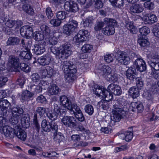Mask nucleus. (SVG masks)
<instances>
[{"label":"nucleus","mask_w":159,"mask_h":159,"mask_svg":"<svg viewBox=\"0 0 159 159\" xmlns=\"http://www.w3.org/2000/svg\"><path fill=\"white\" fill-rule=\"evenodd\" d=\"M49 22L53 26L58 27L60 25L62 22L61 20L57 18L51 20Z\"/></svg>","instance_id":"5fc2aeb1"},{"label":"nucleus","mask_w":159,"mask_h":159,"mask_svg":"<svg viewBox=\"0 0 159 159\" xmlns=\"http://www.w3.org/2000/svg\"><path fill=\"white\" fill-rule=\"evenodd\" d=\"M20 67V69L25 72H28L30 71V67L26 63H21Z\"/></svg>","instance_id":"680f3d73"},{"label":"nucleus","mask_w":159,"mask_h":159,"mask_svg":"<svg viewBox=\"0 0 159 159\" xmlns=\"http://www.w3.org/2000/svg\"><path fill=\"white\" fill-rule=\"evenodd\" d=\"M138 43L141 47H146L149 44L148 40L143 37H140L138 40Z\"/></svg>","instance_id":"c9c22d12"},{"label":"nucleus","mask_w":159,"mask_h":159,"mask_svg":"<svg viewBox=\"0 0 159 159\" xmlns=\"http://www.w3.org/2000/svg\"><path fill=\"white\" fill-rule=\"evenodd\" d=\"M19 119V116L12 115V116L10 120V121L13 125H15L18 123Z\"/></svg>","instance_id":"69168bd1"},{"label":"nucleus","mask_w":159,"mask_h":159,"mask_svg":"<svg viewBox=\"0 0 159 159\" xmlns=\"http://www.w3.org/2000/svg\"><path fill=\"white\" fill-rule=\"evenodd\" d=\"M93 46L89 44L84 45L81 48L82 52L84 53L89 52L93 49Z\"/></svg>","instance_id":"603ef678"},{"label":"nucleus","mask_w":159,"mask_h":159,"mask_svg":"<svg viewBox=\"0 0 159 159\" xmlns=\"http://www.w3.org/2000/svg\"><path fill=\"white\" fill-rule=\"evenodd\" d=\"M146 98L147 99L148 103L151 104L154 102V97L153 93L151 92H148L146 93Z\"/></svg>","instance_id":"052dcab7"},{"label":"nucleus","mask_w":159,"mask_h":159,"mask_svg":"<svg viewBox=\"0 0 159 159\" xmlns=\"http://www.w3.org/2000/svg\"><path fill=\"white\" fill-rule=\"evenodd\" d=\"M93 6L96 9H99L103 6V3L101 0H93Z\"/></svg>","instance_id":"3c124183"},{"label":"nucleus","mask_w":159,"mask_h":159,"mask_svg":"<svg viewBox=\"0 0 159 159\" xmlns=\"http://www.w3.org/2000/svg\"><path fill=\"white\" fill-rule=\"evenodd\" d=\"M125 26L127 29L130 30L131 33L133 34L136 33V28L131 22H128L126 23Z\"/></svg>","instance_id":"864d4df0"},{"label":"nucleus","mask_w":159,"mask_h":159,"mask_svg":"<svg viewBox=\"0 0 159 159\" xmlns=\"http://www.w3.org/2000/svg\"><path fill=\"white\" fill-rule=\"evenodd\" d=\"M136 80V88L139 89H141L144 84L143 80L141 78L137 77Z\"/></svg>","instance_id":"bf43d9fd"},{"label":"nucleus","mask_w":159,"mask_h":159,"mask_svg":"<svg viewBox=\"0 0 159 159\" xmlns=\"http://www.w3.org/2000/svg\"><path fill=\"white\" fill-rule=\"evenodd\" d=\"M114 58V57L112 54L106 55L104 56L105 61L107 63H109L112 61Z\"/></svg>","instance_id":"338daca9"},{"label":"nucleus","mask_w":159,"mask_h":159,"mask_svg":"<svg viewBox=\"0 0 159 159\" xmlns=\"http://www.w3.org/2000/svg\"><path fill=\"white\" fill-rule=\"evenodd\" d=\"M97 107L100 110H107L109 107L108 102L102 99L98 102Z\"/></svg>","instance_id":"a878e982"},{"label":"nucleus","mask_w":159,"mask_h":159,"mask_svg":"<svg viewBox=\"0 0 159 159\" xmlns=\"http://www.w3.org/2000/svg\"><path fill=\"white\" fill-rule=\"evenodd\" d=\"M154 3L150 1L146 2L144 3V7L150 10H152L154 8Z\"/></svg>","instance_id":"6e6d98bb"},{"label":"nucleus","mask_w":159,"mask_h":159,"mask_svg":"<svg viewBox=\"0 0 159 159\" xmlns=\"http://www.w3.org/2000/svg\"><path fill=\"white\" fill-rule=\"evenodd\" d=\"M36 101L38 103L41 104L46 103L47 102L45 97L42 95L38 96L36 98Z\"/></svg>","instance_id":"e2e57ef3"},{"label":"nucleus","mask_w":159,"mask_h":159,"mask_svg":"<svg viewBox=\"0 0 159 159\" xmlns=\"http://www.w3.org/2000/svg\"><path fill=\"white\" fill-rule=\"evenodd\" d=\"M152 32L155 36L159 38V23L155 25L152 30Z\"/></svg>","instance_id":"774afa93"},{"label":"nucleus","mask_w":159,"mask_h":159,"mask_svg":"<svg viewBox=\"0 0 159 159\" xmlns=\"http://www.w3.org/2000/svg\"><path fill=\"white\" fill-rule=\"evenodd\" d=\"M138 71L143 72L147 70V66L145 61L141 58H138L136 59L134 65Z\"/></svg>","instance_id":"6e6552de"},{"label":"nucleus","mask_w":159,"mask_h":159,"mask_svg":"<svg viewBox=\"0 0 159 159\" xmlns=\"http://www.w3.org/2000/svg\"><path fill=\"white\" fill-rule=\"evenodd\" d=\"M101 72L103 75H109L111 74L112 71L111 68L108 65H104L101 68Z\"/></svg>","instance_id":"2f4dec72"},{"label":"nucleus","mask_w":159,"mask_h":159,"mask_svg":"<svg viewBox=\"0 0 159 159\" xmlns=\"http://www.w3.org/2000/svg\"><path fill=\"white\" fill-rule=\"evenodd\" d=\"M8 63L11 68H14V71H17L19 65V60L17 57L12 56H9Z\"/></svg>","instance_id":"9d476101"},{"label":"nucleus","mask_w":159,"mask_h":159,"mask_svg":"<svg viewBox=\"0 0 159 159\" xmlns=\"http://www.w3.org/2000/svg\"><path fill=\"white\" fill-rule=\"evenodd\" d=\"M5 124H3L2 126H0L2 128L1 129V133L4 134L5 136L8 139L14 138L16 136V131L10 126L5 125Z\"/></svg>","instance_id":"39448f33"},{"label":"nucleus","mask_w":159,"mask_h":159,"mask_svg":"<svg viewBox=\"0 0 159 159\" xmlns=\"http://www.w3.org/2000/svg\"><path fill=\"white\" fill-rule=\"evenodd\" d=\"M148 63L151 68L156 70H159V62L154 61L153 59V60L148 61Z\"/></svg>","instance_id":"de8ad7c7"},{"label":"nucleus","mask_w":159,"mask_h":159,"mask_svg":"<svg viewBox=\"0 0 159 159\" xmlns=\"http://www.w3.org/2000/svg\"><path fill=\"white\" fill-rule=\"evenodd\" d=\"M106 23L104 22V19L103 21H97L94 26V30L96 32L100 31L102 29L103 27L105 25Z\"/></svg>","instance_id":"a19ab883"},{"label":"nucleus","mask_w":159,"mask_h":159,"mask_svg":"<svg viewBox=\"0 0 159 159\" xmlns=\"http://www.w3.org/2000/svg\"><path fill=\"white\" fill-rule=\"evenodd\" d=\"M125 75L128 79L132 81L137 77L136 70L133 67H129L127 70L126 71Z\"/></svg>","instance_id":"ddd939ff"},{"label":"nucleus","mask_w":159,"mask_h":159,"mask_svg":"<svg viewBox=\"0 0 159 159\" xmlns=\"http://www.w3.org/2000/svg\"><path fill=\"white\" fill-rule=\"evenodd\" d=\"M93 19L92 16H89L83 20L81 23L85 27H88L93 22Z\"/></svg>","instance_id":"58836bf2"},{"label":"nucleus","mask_w":159,"mask_h":159,"mask_svg":"<svg viewBox=\"0 0 159 159\" xmlns=\"http://www.w3.org/2000/svg\"><path fill=\"white\" fill-rule=\"evenodd\" d=\"M62 121L64 125L67 127L70 126V116H66L62 119Z\"/></svg>","instance_id":"0e129e2a"},{"label":"nucleus","mask_w":159,"mask_h":159,"mask_svg":"<svg viewBox=\"0 0 159 159\" xmlns=\"http://www.w3.org/2000/svg\"><path fill=\"white\" fill-rule=\"evenodd\" d=\"M16 136L21 140L25 141L27 137L26 132L21 129H19L17 131H15Z\"/></svg>","instance_id":"cd10ccee"},{"label":"nucleus","mask_w":159,"mask_h":159,"mask_svg":"<svg viewBox=\"0 0 159 159\" xmlns=\"http://www.w3.org/2000/svg\"><path fill=\"white\" fill-rule=\"evenodd\" d=\"M23 10L27 13L31 15H33L34 14V11L31 6L29 5L25 4L22 7Z\"/></svg>","instance_id":"79ce46f5"},{"label":"nucleus","mask_w":159,"mask_h":159,"mask_svg":"<svg viewBox=\"0 0 159 159\" xmlns=\"http://www.w3.org/2000/svg\"><path fill=\"white\" fill-rule=\"evenodd\" d=\"M129 95L133 98H136L139 96V90L135 86L131 87L129 90Z\"/></svg>","instance_id":"b1692460"},{"label":"nucleus","mask_w":159,"mask_h":159,"mask_svg":"<svg viewBox=\"0 0 159 159\" xmlns=\"http://www.w3.org/2000/svg\"><path fill=\"white\" fill-rule=\"evenodd\" d=\"M60 100L63 107L69 111L70 108V103L68 98L65 96H62L60 97Z\"/></svg>","instance_id":"bb28decb"},{"label":"nucleus","mask_w":159,"mask_h":159,"mask_svg":"<svg viewBox=\"0 0 159 159\" xmlns=\"http://www.w3.org/2000/svg\"><path fill=\"white\" fill-rule=\"evenodd\" d=\"M42 33L41 31H37L34 32L33 34V37L36 41H39L42 40L44 38Z\"/></svg>","instance_id":"c03bdc74"},{"label":"nucleus","mask_w":159,"mask_h":159,"mask_svg":"<svg viewBox=\"0 0 159 159\" xmlns=\"http://www.w3.org/2000/svg\"><path fill=\"white\" fill-rule=\"evenodd\" d=\"M46 108L41 107H38L36 109V112L41 117H43L46 112Z\"/></svg>","instance_id":"4d7b16f0"},{"label":"nucleus","mask_w":159,"mask_h":159,"mask_svg":"<svg viewBox=\"0 0 159 159\" xmlns=\"http://www.w3.org/2000/svg\"><path fill=\"white\" fill-rule=\"evenodd\" d=\"M77 22L75 20H72L70 21V34L76 33L77 30Z\"/></svg>","instance_id":"72a5a7b5"},{"label":"nucleus","mask_w":159,"mask_h":159,"mask_svg":"<svg viewBox=\"0 0 159 159\" xmlns=\"http://www.w3.org/2000/svg\"><path fill=\"white\" fill-rule=\"evenodd\" d=\"M52 60V57L49 54H47L38 58L37 61L40 65L45 66L48 65Z\"/></svg>","instance_id":"f8f14e48"},{"label":"nucleus","mask_w":159,"mask_h":159,"mask_svg":"<svg viewBox=\"0 0 159 159\" xmlns=\"http://www.w3.org/2000/svg\"><path fill=\"white\" fill-rule=\"evenodd\" d=\"M77 67L74 63L72 64L70 63V80L72 81L75 80L77 78Z\"/></svg>","instance_id":"412c9836"},{"label":"nucleus","mask_w":159,"mask_h":159,"mask_svg":"<svg viewBox=\"0 0 159 159\" xmlns=\"http://www.w3.org/2000/svg\"><path fill=\"white\" fill-rule=\"evenodd\" d=\"M116 59L119 63L125 65L129 64L130 62L129 54L124 52H122L119 53Z\"/></svg>","instance_id":"423d86ee"},{"label":"nucleus","mask_w":159,"mask_h":159,"mask_svg":"<svg viewBox=\"0 0 159 159\" xmlns=\"http://www.w3.org/2000/svg\"><path fill=\"white\" fill-rule=\"evenodd\" d=\"M41 29L42 31L44 39H49L52 36L53 34L50 32L49 27L45 25H43L41 27Z\"/></svg>","instance_id":"f3484780"},{"label":"nucleus","mask_w":159,"mask_h":159,"mask_svg":"<svg viewBox=\"0 0 159 159\" xmlns=\"http://www.w3.org/2000/svg\"><path fill=\"white\" fill-rule=\"evenodd\" d=\"M78 10L77 4L74 1H70V11L75 12Z\"/></svg>","instance_id":"13d9d810"},{"label":"nucleus","mask_w":159,"mask_h":159,"mask_svg":"<svg viewBox=\"0 0 159 159\" xmlns=\"http://www.w3.org/2000/svg\"><path fill=\"white\" fill-rule=\"evenodd\" d=\"M33 93L30 92L29 91L25 90L24 91L21 95V99L23 102L28 101L31 99V98L34 96Z\"/></svg>","instance_id":"6ab92c4d"},{"label":"nucleus","mask_w":159,"mask_h":159,"mask_svg":"<svg viewBox=\"0 0 159 159\" xmlns=\"http://www.w3.org/2000/svg\"><path fill=\"white\" fill-rule=\"evenodd\" d=\"M60 89L55 84H52L48 88V91L50 95H57Z\"/></svg>","instance_id":"c756f323"},{"label":"nucleus","mask_w":159,"mask_h":159,"mask_svg":"<svg viewBox=\"0 0 159 159\" xmlns=\"http://www.w3.org/2000/svg\"><path fill=\"white\" fill-rule=\"evenodd\" d=\"M63 69L66 81L69 84L70 83V66L64 65Z\"/></svg>","instance_id":"f704fd0d"},{"label":"nucleus","mask_w":159,"mask_h":159,"mask_svg":"<svg viewBox=\"0 0 159 159\" xmlns=\"http://www.w3.org/2000/svg\"><path fill=\"white\" fill-rule=\"evenodd\" d=\"M53 133L54 134L53 135L54 140L56 143H59L63 139V136L61 133L58 132L57 131Z\"/></svg>","instance_id":"e433bc0d"},{"label":"nucleus","mask_w":159,"mask_h":159,"mask_svg":"<svg viewBox=\"0 0 159 159\" xmlns=\"http://www.w3.org/2000/svg\"><path fill=\"white\" fill-rule=\"evenodd\" d=\"M139 31L142 37L147 35L150 33L149 29L147 27L144 26L139 29Z\"/></svg>","instance_id":"09e8293b"},{"label":"nucleus","mask_w":159,"mask_h":159,"mask_svg":"<svg viewBox=\"0 0 159 159\" xmlns=\"http://www.w3.org/2000/svg\"><path fill=\"white\" fill-rule=\"evenodd\" d=\"M51 50L59 58H67L69 56L70 46L68 44H64L59 47L52 48Z\"/></svg>","instance_id":"f257e3e1"},{"label":"nucleus","mask_w":159,"mask_h":159,"mask_svg":"<svg viewBox=\"0 0 159 159\" xmlns=\"http://www.w3.org/2000/svg\"><path fill=\"white\" fill-rule=\"evenodd\" d=\"M104 88H100L99 87L97 86L96 88L95 87L94 89H93V91L94 93L98 97H102L103 95L104 91L105 89Z\"/></svg>","instance_id":"ea45409f"},{"label":"nucleus","mask_w":159,"mask_h":159,"mask_svg":"<svg viewBox=\"0 0 159 159\" xmlns=\"http://www.w3.org/2000/svg\"><path fill=\"white\" fill-rule=\"evenodd\" d=\"M20 55L23 59L28 60H30L32 56V54L30 50L22 51L20 52Z\"/></svg>","instance_id":"4c0bfd02"},{"label":"nucleus","mask_w":159,"mask_h":159,"mask_svg":"<svg viewBox=\"0 0 159 159\" xmlns=\"http://www.w3.org/2000/svg\"><path fill=\"white\" fill-rule=\"evenodd\" d=\"M105 25H107L102 29V32L105 35H111L113 34L115 32V27L117 24V21L115 19L111 18L104 19Z\"/></svg>","instance_id":"f03ea898"},{"label":"nucleus","mask_w":159,"mask_h":159,"mask_svg":"<svg viewBox=\"0 0 159 159\" xmlns=\"http://www.w3.org/2000/svg\"><path fill=\"white\" fill-rule=\"evenodd\" d=\"M107 89L115 95L119 96L122 93L121 88L118 85L111 83L108 85Z\"/></svg>","instance_id":"9b49d317"},{"label":"nucleus","mask_w":159,"mask_h":159,"mask_svg":"<svg viewBox=\"0 0 159 159\" xmlns=\"http://www.w3.org/2000/svg\"><path fill=\"white\" fill-rule=\"evenodd\" d=\"M46 43L42 41L34 45V48L32 50L34 53L36 55H40L45 51Z\"/></svg>","instance_id":"0eeeda50"},{"label":"nucleus","mask_w":159,"mask_h":159,"mask_svg":"<svg viewBox=\"0 0 159 159\" xmlns=\"http://www.w3.org/2000/svg\"><path fill=\"white\" fill-rule=\"evenodd\" d=\"M70 115L75 116L80 122H83L85 120V117L80 108L76 103L71 104L70 107Z\"/></svg>","instance_id":"7ed1b4c3"},{"label":"nucleus","mask_w":159,"mask_h":159,"mask_svg":"<svg viewBox=\"0 0 159 159\" xmlns=\"http://www.w3.org/2000/svg\"><path fill=\"white\" fill-rule=\"evenodd\" d=\"M20 39L16 37H10L7 41V46H14L19 44L20 43Z\"/></svg>","instance_id":"5701e85b"},{"label":"nucleus","mask_w":159,"mask_h":159,"mask_svg":"<svg viewBox=\"0 0 159 159\" xmlns=\"http://www.w3.org/2000/svg\"><path fill=\"white\" fill-rule=\"evenodd\" d=\"M59 114L54 111H49L47 113L48 118L50 120H56Z\"/></svg>","instance_id":"49530a36"},{"label":"nucleus","mask_w":159,"mask_h":159,"mask_svg":"<svg viewBox=\"0 0 159 159\" xmlns=\"http://www.w3.org/2000/svg\"><path fill=\"white\" fill-rule=\"evenodd\" d=\"M144 8L141 4H136L132 5L130 7V10L134 13H139L142 12Z\"/></svg>","instance_id":"aec40b11"},{"label":"nucleus","mask_w":159,"mask_h":159,"mask_svg":"<svg viewBox=\"0 0 159 159\" xmlns=\"http://www.w3.org/2000/svg\"><path fill=\"white\" fill-rule=\"evenodd\" d=\"M147 16L148 17V20H146L144 22L145 24H151L157 21V18L156 16L154 14H148Z\"/></svg>","instance_id":"7c9ffc66"},{"label":"nucleus","mask_w":159,"mask_h":159,"mask_svg":"<svg viewBox=\"0 0 159 159\" xmlns=\"http://www.w3.org/2000/svg\"><path fill=\"white\" fill-rule=\"evenodd\" d=\"M24 110L22 108L16 107L12 109V115L17 116L20 117L21 115H23Z\"/></svg>","instance_id":"473e14b6"},{"label":"nucleus","mask_w":159,"mask_h":159,"mask_svg":"<svg viewBox=\"0 0 159 159\" xmlns=\"http://www.w3.org/2000/svg\"><path fill=\"white\" fill-rule=\"evenodd\" d=\"M68 15L67 12L63 11H60L57 13L56 16L60 20H64L68 17Z\"/></svg>","instance_id":"a18cd8bd"},{"label":"nucleus","mask_w":159,"mask_h":159,"mask_svg":"<svg viewBox=\"0 0 159 159\" xmlns=\"http://www.w3.org/2000/svg\"><path fill=\"white\" fill-rule=\"evenodd\" d=\"M22 24V22L20 20H8L5 23L6 25L9 28H12L14 26H16V28H18Z\"/></svg>","instance_id":"dca6fc26"},{"label":"nucleus","mask_w":159,"mask_h":159,"mask_svg":"<svg viewBox=\"0 0 159 159\" xmlns=\"http://www.w3.org/2000/svg\"><path fill=\"white\" fill-rule=\"evenodd\" d=\"M125 111L121 112L113 111H112L113 116H111V119L114 122L119 121L122 118V115L124 113Z\"/></svg>","instance_id":"393cba45"},{"label":"nucleus","mask_w":159,"mask_h":159,"mask_svg":"<svg viewBox=\"0 0 159 159\" xmlns=\"http://www.w3.org/2000/svg\"><path fill=\"white\" fill-rule=\"evenodd\" d=\"M130 130L121 133L120 137L123 139H125L127 142H129L133 138V131L132 128H130Z\"/></svg>","instance_id":"2eb2a0df"},{"label":"nucleus","mask_w":159,"mask_h":159,"mask_svg":"<svg viewBox=\"0 0 159 159\" xmlns=\"http://www.w3.org/2000/svg\"><path fill=\"white\" fill-rule=\"evenodd\" d=\"M21 119V123L22 126L25 128H27L30 126V119L28 115L24 114L22 116Z\"/></svg>","instance_id":"a211bd4d"},{"label":"nucleus","mask_w":159,"mask_h":159,"mask_svg":"<svg viewBox=\"0 0 159 159\" xmlns=\"http://www.w3.org/2000/svg\"><path fill=\"white\" fill-rule=\"evenodd\" d=\"M131 107L132 108V110L134 111L137 110L139 113L141 112L143 110V106L142 103L139 101L132 102L131 103Z\"/></svg>","instance_id":"4468645a"},{"label":"nucleus","mask_w":159,"mask_h":159,"mask_svg":"<svg viewBox=\"0 0 159 159\" xmlns=\"http://www.w3.org/2000/svg\"><path fill=\"white\" fill-rule=\"evenodd\" d=\"M10 106V103L7 100H3L0 101V114L6 117L7 115V108Z\"/></svg>","instance_id":"1a4fd4ad"},{"label":"nucleus","mask_w":159,"mask_h":159,"mask_svg":"<svg viewBox=\"0 0 159 159\" xmlns=\"http://www.w3.org/2000/svg\"><path fill=\"white\" fill-rule=\"evenodd\" d=\"M88 36V32L87 30H80L79 31L78 33L73 38V43L77 45L87 40Z\"/></svg>","instance_id":"20e7f679"},{"label":"nucleus","mask_w":159,"mask_h":159,"mask_svg":"<svg viewBox=\"0 0 159 159\" xmlns=\"http://www.w3.org/2000/svg\"><path fill=\"white\" fill-rule=\"evenodd\" d=\"M32 40L29 39L28 41L27 40L21 39V44L23 48L27 50H30L32 46Z\"/></svg>","instance_id":"c85d7f7f"},{"label":"nucleus","mask_w":159,"mask_h":159,"mask_svg":"<svg viewBox=\"0 0 159 159\" xmlns=\"http://www.w3.org/2000/svg\"><path fill=\"white\" fill-rule=\"evenodd\" d=\"M85 112L89 115H92L94 112V108L91 104H87L84 107Z\"/></svg>","instance_id":"8fccbe9b"},{"label":"nucleus","mask_w":159,"mask_h":159,"mask_svg":"<svg viewBox=\"0 0 159 159\" xmlns=\"http://www.w3.org/2000/svg\"><path fill=\"white\" fill-rule=\"evenodd\" d=\"M52 124L46 119L43 120L41 123V126L42 129L45 132H48L51 131V125Z\"/></svg>","instance_id":"4be33fe9"},{"label":"nucleus","mask_w":159,"mask_h":159,"mask_svg":"<svg viewBox=\"0 0 159 159\" xmlns=\"http://www.w3.org/2000/svg\"><path fill=\"white\" fill-rule=\"evenodd\" d=\"M112 93L108 89L107 90L105 89L104 91L103 95L102 98L106 99L105 100H107L108 102L109 101L111 100L112 98L113 95Z\"/></svg>","instance_id":"37998d69"}]
</instances>
